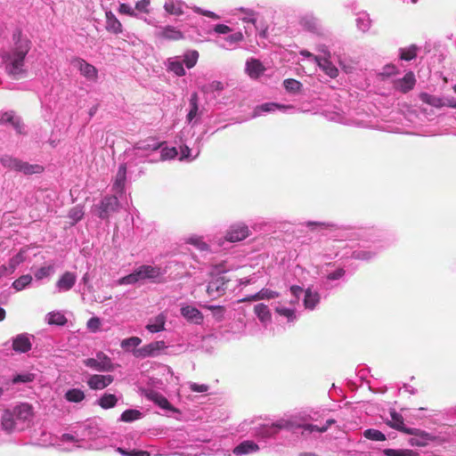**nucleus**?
<instances>
[{
	"label": "nucleus",
	"mask_w": 456,
	"mask_h": 456,
	"mask_svg": "<svg viewBox=\"0 0 456 456\" xmlns=\"http://www.w3.org/2000/svg\"><path fill=\"white\" fill-rule=\"evenodd\" d=\"M246 70L250 77L256 78L264 72V67L259 61L251 59L246 63Z\"/></svg>",
	"instance_id": "obj_35"
},
{
	"label": "nucleus",
	"mask_w": 456,
	"mask_h": 456,
	"mask_svg": "<svg viewBox=\"0 0 456 456\" xmlns=\"http://www.w3.org/2000/svg\"><path fill=\"white\" fill-rule=\"evenodd\" d=\"M185 4L181 0L166 1L164 9L167 12L172 15H181L183 13V7Z\"/></svg>",
	"instance_id": "obj_33"
},
{
	"label": "nucleus",
	"mask_w": 456,
	"mask_h": 456,
	"mask_svg": "<svg viewBox=\"0 0 456 456\" xmlns=\"http://www.w3.org/2000/svg\"><path fill=\"white\" fill-rule=\"evenodd\" d=\"M45 322L49 325L63 326L67 323V318L64 314L60 311L50 312L45 315Z\"/></svg>",
	"instance_id": "obj_36"
},
{
	"label": "nucleus",
	"mask_w": 456,
	"mask_h": 456,
	"mask_svg": "<svg viewBox=\"0 0 456 456\" xmlns=\"http://www.w3.org/2000/svg\"><path fill=\"white\" fill-rule=\"evenodd\" d=\"M118 12L121 14H126L131 17H138V13L135 12V10L127 4H120L118 7Z\"/></svg>",
	"instance_id": "obj_61"
},
{
	"label": "nucleus",
	"mask_w": 456,
	"mask_h": 456,
	"mask_svg": "<svg viewBox=\"0 0 456 456\" xmlns=\"http://www.w3.org/2000/svg\"><path fill=\"white\" fill-rule=\"evenodd\" d=\"M187 242L189 244L193 245L194 247H196L200 251H207V250H208V244L206 242H204L200 237L191 236V237H190L187 240Z\"/></svg>",
	"instance_id": "obj_53"
},
{
	"label": "nucleus",
	"mask_w": 456,
	"mask_h": 456,
	"mask_svg": "<svg viewBox=\"0 0 456 456\" xmlns=\"http://www.w3.org/2000/svg\"><path fill=\"white\" fill-rule=\"evenodd\" d=\"M68 216L72 220V224H74L83 218L84 208L80 205H77L70 208Z\"/></svg>",
	"instance_id": "obj_47"
},
{
	"label": "nucleus",
	"mask_w": 456,
	"mask_h": 456,
	"mask_svg": "<svg viewBox=\"0 0 456 456\" xmlns=\"http://www.w3.org/2000/svg\"><path fill=\"white\" fill-rule=\"evenodd\" d=\"M65 398L71 403H80L85 399V394L81 389L72 388L66 392Z\"/></svg>",
	"instance_id": "obj_43"
},
{
	"label": "nucleus",
	"mask_w": 456,
	"mask_h": 456,
	"mask_svg": "<svg viewBox=\"0 0 456 456\" xmlns=\"http://www.w3.org/2000/svg\"><path fill=\"white\" fill-rule=\"evenodd\" d=\"M254 311L262 322H265L270 320L271 314L267 305L264 304H257L255 305Z\"/></svg>",
	"instance_id": "obj_45"
},
{
	"label": "nucleus",
	"mask_w": 456,
	"mask_h": 456,
	"mask_svg": "<svg viewBox=\"0 0 456 456\" xmlns=\"http://www.w3.org/2000/svg\"><path fill=\"white\" fill-rule=\"evenodd\" d=\"M228 271L229 268L225 266L224 263L216 265L212 267L210 272L212 279L207 288L208 295L210 297L216 298L224 293L226 289V280L224 276L220 275Z\"/></svg>",
	"instance_id": "obj_5"
},
{
	"label": "nucleus",
	"mask_w": 456,
	"mask_h": 456,
	"mask_svg": "<svg viewBox=\"0 0 456 456\" xmlns=\"http://www.w3.org/2000/svg\"><path fill=\"white\" fill-rule=\"evenodd\" d=\"M389 419H386V423L397 430L404 432L406 434H414L417 431L416 428H408L404 426L403 416L396 412L395 410L390 411Z\"/></svg>",
	"instance_id": "obj_17"
},
{
	"label": "nucleus",
	"mask_w": 456,
	"mask_h": 456,
	"mask_svg": "<svg viewBox=\"0 0 456 456\" xmlns=\"http://www.w3.org/2000/svg\"><path fill=\"white\" fill-rule=\"evenodd\" d=\"M35 379V375L32 373L25 372L21 374H18L12 379V383H28L33 381Z\"/></svg>",
	"instance_id": "obj_58"
},
{
	"label": "nucleus",
	"mask_w": 456,
	"mask_h": 456,
	"mask_svg": "<svg viewBox=\"0 0 456 456\" xmlns=\"http://www.w3.org/2000/svg\"><path fill=\"white\" fill-rule=\"evenodd\" d=\"M335 423L334 419H328L326 421V424L323 426H317L313 424H297L295 425L294 423L288 421V420H279L276 423L272 424L271 426H265L261 428L258 436H260L263 438H267L273 436L278 430L282 428H289L292 429L295 428H303L302 434L305 435V433L312 434L314 432L317 433H323L325 432L328 428Z\"/></svg>",
	"instance_id": "obj_4"
},
{
	"label": "nucleus",
	"mask_w": 456,
	"mask_h": 456,
	"mask_svg": "<svg viewBox=\"0 0 456 456\" xmlns=\"http://www.w3.org/2000/svg\"><path fill=\"white\" fill-rule=\"evenodd\" d=\"M118 402V398L115 395L112 394H104L98 400L99 405L103 409H110L113 408Z\"/></svg>",
	"instance_id": "obj_42"
},
{
	"label": "nucleus",
	"mask_w": 456,
	"mask_h": 456,
	"mask_svg": "<svg viewBox=\"0 0 456 456\" xmlns=\"http://www.w3.org/2000/svg\"><path fill=\"white\" fill-rule=\"evenodd\" d=\"M400 51V56L402 60L411 61L414 59L417 55V48L414 45H411L406 49H401Z\"/></svg>",
	"instance_id": "obj_56"
},
{
	"label": "nucleus",
	"mask_w": 456,
	"mask_h": 456,
	"mask_svg": "<svg viewBox=\"0 0 456 456\" xmlns=\"http://www.w3.org/2000/svg\"><path fill=\"white\" fill-rule=\"evenodd\" d=\"M283 85L285 89L291 93H296L299 91L301 87L300 82L292 78L284 80Z\"/></svg>",
	"instance_id": "obj_59"
},
{
	"label": "nucleus",
	"mask_w": 456,
	"mask_h": 456,
	"mask_svg": "<svg viewBox=\"0 0 456 456\" xmlns=\"http://www.w3.org/2000/svg\"><path fill=\"white\" fill-rule=\"evenodd\" d=\"M318 66L331 78H335L338 75L337 67L327 58L314 57Z\"/></svg>",
	"instance_id": "obj_28"
},
{
	"label": "nucleus",
	"mask_w": 456,
	"mask_h": 456,
	"mask_svg": "<svg viewBox=\"0 0 456 456\" xmlns=\"http://www.w3.org/2000/svg\"><path fill=\"white\" fill-rule=\"evenodd\" d=\"M413 435L417 436V437L411 439V444L413 445L424 446L431 439V436L428 434L419 429H417Z\"/></svg>",
	"instance_id": "obj_44"
},
{
	"label": "nucleus",
	"mask_w": 456,
	"mask_h": 456,
	"mask_svg": "<svg viewBox=\"0 0 456 456\" xmlns=\"http://www.w3.org/2000/svg\"><path fill=\"white\" fill-rule=\"evenodd\" d=\"M299 24L304 29L311 32L317 30L319 25L317 19L312 14H305L302 16L300 18Z\"/></svg>",
	"instance_id": "obj_37"
},
{
	"label": "nucleus",
	"mask_w": 456,
	"mask_h": 456,
	"mask_svg": "<svg viewBox=\"0 0 456 456\" xmlns=\"http://www.w3.org/2000/svg\"><path fill=\"white\" fill-rule=\"evenodd\" d=\"M151 1L150 0H140L135 4V12H141V13H149V6H150Z\"/></svg>",
	"instance_id": "obj_62"
},
{
	"label": "nucleus",
	"mask_w": 456,
	"mask_h": 456,
	"mask_svg": "<svg viewBox=\"0 0 456 456\" xmlns=\"http://www.w3.org/2000/svg\"><path fill=\"white\" fill-rule=\"evenodd\" d=\"M160 148V143L152 138L136 142L133 148L128 149L124 153V162L128 165L129 169L138 164L149 160L150 153Z\"/></svg>",
	"instance_id": "obj_3"
},
{
	"label": "nucleus",
	"mask_w": 456,
	"mask_h": 456,
	"mask_svg": "<svg viewBox=\"0 0 456 456\" xmlns=\"http://www.w3.org/2000/svg\"><path fill=\"white\" fill-rule=\"evenodd\" d=\"M142 343V339L138 337H131L121 341V347L126 351L138 346Z\"/></svg>",
	"instance_id": "obj_51"
},
{
	"label": "nucleus",
	"mask_w": 456,
	"mask_h": 456,
	"mask_svg": "<svg viewBox=\"0 0 456 456\" xmlns=\"http://www.w3.org/2000/svg\"><path fill=\"white\" fill-rule=\"evenodd\" d=\"M199 59V53L195 50L187 51L183 54V59L180 56H174L167 59V69L168 71L175 73L178 77H183L185 75V69L183 68V63L188 69L193 68Z\"/></svg>",
	"instance_id": "obj_7"
},
{
	"label": "nucleus",
	"mask_w": 456,
	"mask_h": 456,
	"mask_svg": "<svg viewBox=\"0 0 456 456\" xmlns=\"http://www.w3.org/2000/svg\"><path fill=\"white\" fill-rule=\"evenodd\" d=\"M244 36L242 32L236 31L225 37H218L216 39V44L225 50H232L243 40Z\"/></svg>",
	"instance_id": "obj_14"
},
{
	"label": "nucleus",
	"mask_w": 456,
	"mask_h": 456,
	"mask_svg": "<svg viewBox=\"0 0 456 456\" xmlns=\"http://www.w3.org/2000/svg\"><path fill=\"white\" fill-rule=\"evenodd\" d=\"M106 17V29L113 33L115 35L121 34L123 31V27L121 22L117 19L115 14L111 11H106L105 12Z\"/></svg>",
	"instance_id": "obj_25"
},
{
	"label": "nucleus",
	"mask_w": 456,
	"mask_h": 456,
	"mask_svg": "<svg viewBox=\"0 0 456 456\" xmlns=\"http://www.w3.org/2000/svg\"><path fill=\"white\" fill-rule=\"evenodd\" d=\"M0 162L5 168L21 172L25 175L38 174L43 171V167L39 165H30L10 155L3 156Z\"/></svg>",
	"instance_id": "obj_8"
},
{
	"label": "nucleus",
	"mask_w": 456,
	"mask_h": 456,
	"mask_svg": "<svg viewBox=\"0 0 456 456\" xmlns=\"http://www.w3.org/2000/svg\"><path fill=\"white\" fill-rule=\"evenodd\" d=\"M201 112L199 110V96L193 93L189 100V110L186 116V120L189 124H197L200 120Z\"/></svg>",
	"instance_id": "obj_19"
},
{
	"label": "nucleus",
	"mask_w": 456,
	"mask_h": 456,
	"mask_svg": "<svg viewBox=\"0 0 456 456\" xmlns=\"http://www.w3.org/2000/svg\"><path fill=\"white\" fill-rule=\"evenodd\" d=\"M84 364L97 371H110L113 369L110 358L102 352L97 353L95 358L84 360Z\"/></svg>",
	"instance_id": "obj_10"
},
{
	"label": "nucleus",
	"mask_w": 456,
	"mask_h": 456,
	"mask_svg": "<svg viewBox=\"0 0 456 456\" xmlns=\"http://www.w3.org/2000/svg\"><path fill=\"white\" fill-rule=\"evenodd\" d=\"M179 151H180L178 154H180V160L186 159L191 161L195 159L200 154L199 147L196 149H190L187 145H182L180 146Z\"/></svg>",
	"instance_id": "obj_39"
},
{
	"label": "nucleus",
	"mask_w": 456,
	"mask_h": 456,
	"mask_svg": "<svg viewBox=\"0 0 456 456\" xmlns=\"http://www.w3.org/2000/svg\"><path fill=\"white\" fill-rule=\"evenodd\" d=\"M12 346L16 352L26 353L30 350L31 344L27 335L20 334L13 339Z\"/></svg>",
	"instance_id": "obj_32"
},
{
	"label": "nucleus",
	"mask_w": 456,
	"mask_h": 456,
	"mask_svg": "<svg viewBox=\"0 0 456 456\" xmlns=\"http://www.w3.org/2000/svg\"><path fill=\"white\" fill-rule=\"evenodd\" d=\"M156 36L159 38L167 40H180L183 38V34L172 26L160 28V29L156 33Z\"/></svg>",
	"instance_id": "obj_27"
},
{
	"label": "nucleus",
	"mask_w": 456,
	"mask_h": 456,
	"mask_svg": "<svg viewBox=\"0 0 456 456\" xmlns=\"http://www.w3.org/2000/svg\"><path fill=\"white\" fill-rule=\"evenodd\" d=\"M24 261V256L22 252H19L14 256H12L8 264L9 270H11L12 273L14 272L16 267L21 264Z\"/></svg>",
	"instance_id": "obj_60"
},
{
	"label": "nucleus",
	"mask_w": 456,
	"mask_h": 456,
	"mask_svg": "<svg viewBox=\"0 0 456 456\" xmlns=\"http://www.w3.org/2000/svg\"><path fill=\"white\" fill-rule=\"evenodd\" d=\"M77 276L70 272L64 273L56 282L59 292L69 290L76 283Z\"/></svg>",
	"instance_id": "obj_24"
},
{
	"label": "nucleus",
	"mask_w": 456,
	"mask_h": 456,
	"mask_svg": "<svg viewBox=\"0 0 456 456\" xmlns=\"http://www.w3.org/2000/svg\"><path fill=\"white\" fill-rule=\"evenodd\" d=\"M355 21L357 28L362 32L368 31L371 25V20L369 14L364 12L357 14Z\"/></svg>",
	"instance_id": "obj_40"
},
{
	"label": "nucleus",
	"mask_w": 456,
	"mask_h": 456,
	"mask_svg": "<svg viewBox=\"0 0 456 456\" xmlns=\"http://www.w3.org/2000/svg\"><path fill=\"white\" fill-rule=\"evenodd\" d=\"M32 281V277L29 274L22 275L12 283V287L20 291L25 289Z\"/></svg>",
	"instance_id": "obj_48"
},
{
	"label": "nucleus",
	"mask_w": 456,
	"mask_h": 456,
	"mask_svg": "<svg viewBox=\"0 0 456 456\" xmlns=\"http://www.w3.org/2000/svg\"><path fill=\"white\" fill-rule=\"evenodd\" d=\"M12 41V46L3 53L2 58L7 74L19 78L25 77L27 73L26 56L30 51L32 44L20 31L13 33Z\"/></svg>",
	"instance_id": "obj_1"
},
{
	"label": "nucleus",
	"mask_w": 456,
	"mask_h": 456,
	"mask_svg": "<svg viewBox=\"0 0 456 456\" xmlns=\"http://www.w3.org/2000/svg\"><path fill=\"white\" fill-rule=\"evenodd\" d=\"M384 453L386 456H416V453L411 450L387 449Z\"/></svg>",
	"instance_id": "obj_55"
},
{
	"label": "nucleus",
	"mask_w": 456,
	"mask_h": 456,
	"mask_svg": "<svg viewBox=\"0 0 456 456\" xmlns=\"http://www.w3.org/2000/svg\"><path fill=\"white\" fill-rule=\"evenodd\" d=\"M275 312L280 315L287 319L288 322H294L297 319L296 308L293 305L290 306H285L281 304H278L275 307Z\"/></svg>",
	"instance_id": "obj_34"
},
{
	"label": "nucleus",
	"mask_w": 456,
	"mask_h": 456,
	"mask_svg": "<svg viewBox=\"0 0 456 456\" xmlns=\"http://www.w3.org/2000/svg\"><path fill=\"white\" fill-rule=\"evenodd\" d=\"M166 347L164 341H154L133 352L138 358L153 357Z\"/></svg>",
	"instance_id": "obj_13"
},
{
	"label": "nucleus",
	"mask_w": 456,
	"mask_h": 456,
	"mask_svg": "<svg viewBox=\"0 0 456 456\" xmlns=\"http://www.w3.org/2000/svg\"><path fill=\"white\" fill-rule=\"evenodd\" d=\"M416 79L414 74L408 72L403 78L394 81V87L402 93H407L414 87Z\"/></svg>",
	"instance_id": "obj_23"
},
{
	"label": "nucleus",
	"mask_w": 456,
	"mask_h": 456,
	"mask_svg": "<svg viewBox=\"0 0 456 456\" xmlns=\"http://www.w3.org/2000/svg\"><path fill=\"white\" fill-rule=\"evenodd\" d=\"M54 273V266L52 265L42 266L39 269H37L34 275L37 280H43L45 278L51 277Z\"/></svg>",
	"instance_id": "obj_46"
},
{
	"label": "nucleus",
	"mask_w": 456,
	"mask_h": 456,
	"mask_svg": "<svg viewBox=\"0 0 456 456\" xmlns=\"http://www.w3.org/2000/svg\"><path fill=\"white\" fill-rule=\"evenodd\" d=\"M91 432L85 429L81 434L76 432V436L63 434L57 444V446L62 451H72L75 448L84 447L82 442L86 440Z\"/></svg>",
	"instance_id": "obj_9"
},
{
	"label": "nucleus",
	"mask_w": 456,
	"mask_h": 456,
	"mask_svg": "<svg viewBox=\"0 0 456 456\" xmlns=\"http://www.w3.org/2000/svg\"><path fill=\"white\" fill-rule=\"evenodd\" d=\"M207 309L212 311L213 315L216 320L221 321L224 317V309L223 306L219 305H206Z\"/></svg>",
	"instance_id": "obj_63"
},
{
	"label": "nucleus",
	"mask_w": 456,
	"mask_h": 456,
	"mask_svg": "<svg viewBox=\"0 0 456 456\" xmlns=\"http://www.w3.org/2000/svg\"><path fill=\"white\" fill-rule=\"evenodd\" d=\"M32 417V407L28 403H20L12 410L4 411L1 427L7 433L20 431L30 423Z\"/></svg>",
	"instance_id": "obj_2"
},
{
	"label": "nucleus",
	"mask_w": 456,
	"mask_h": 456,
	"mask_svg": "<svg viewBox=\"0 0 456 456\" xmlns=\"http://www.w3.org/2000/svg\"><path fill=\"white\" fill-rule=\"evenodd\" d=\"M159 268L152 265H141L132 273L126 275L118 281L116 285H133L144 280H152L159 276Z\"/></svg>",
	"instance_id": "obj_6"
},
{
	"label": "nucleus",
	"mask_w": 456,
	"mask_h": 456,
	"mask_svg": "<svg viewBox=\"0 0 456 456\" xmlns=\"http://www.w3.org/2000/svg\"><path fill=\"white\" fill-rule=\"evenodd\" d=\"M290 110H294L292 105H283L275 102H266L257 106L254 110V116H261L265 112H274L276 110L281 112H288Z\"/></svg>",
	"instance_id": "obj_20"
},
{
	"label": "nucleus",
	"mask_w": 456,
	"mask_h": 456,
	"mask_svg": "<svg viewBox=\"0 0 456 456\" xmlns=\"http://www.w3.org/2000/svg\"><path fill=\"white\" fill-rule=\"evenodd\" d=\"M259 450V446L253 441H243L233 449V453L236 456H242L256 452Z\"/></svg>",
	"instance_id": "obj_29"
},
{
	"label": "nucleus",
	"mask_w": 456,
	"mask_h": 456,
	"mask_svg": "<svg viewBox=\"0 0 456 456\" xmlns=\"http://www.w3.org/2000/svg\"><path fill=\"white\" fill-rule=\"evenodd\" d=\"M141 416V411L137 410H126L121 414L120 420L124 422H132L140 419Z\"/></svg>",
	"instance_id": "obj_49"
},
{
	"label": "nucleus",
	"mask_w": 456,
	"mask_h": 456,
	"mask_svg": "<svg viewBox=\"0 0 456 456\" xmlns=\"http://www.w3.org/2000/svg\"><path fill=\"white\" fill-rule=\"evenodd\" d=\"M279 294L273 290H271L269 289H263L258 293H256L254 297V300H260V299H271L277 297Z\"/></svg>",
	"instance_id": "obj_52"
},
{
	"label": "nucleus",
	"mask_w": 456,
	"mask_h": 456,
	"mask_svg": "<svg viewBox=\"0 0 456 456\" xmlns=\"http://www.w3.org/2000/svg\"><path fill=\"white\" fill-rule=\"evenodd\" d=\"M230 14L232 16H237L239 20H240L243 23H250L256 28V24L258 13L254 10L243 7L234 8L231 10Z\"/></svg>",
	"instance_id": "obj_16"
},
{
	"label": "nucleus",
	"mask_w": 456,
	"mask_h": 456,
	"mask_svg": "<svg viewBox=\"0 0 456 456\" xmlns=\"http://www.w3.org/2000/svg\"><path fill=\"white\" fill-rule=\"evenodd\" d=\"M71 64L87 80L96 81L98 77V70L94 65L78 57L72 59Z\"/></svg>",
	"instance_id": "obj_11"
},
{
	"label": "nucleus",
	"mask_w": 456,
	"mask_h": 456,
	"mask_svg": "<svg viewBox=\"0 0 456 456\" xmlns=\"http://www.w3.org/2000/svg\"><path fill=\"white\" fill-rule=\"evenodd\" d=\"M363 436L372 441H384L385 435L378 429L369 428L363 432Z\"/></svg>",
	"instance_id": "obj_50"
},
{
	"label": "nucleus",
	"mask_w": 456,
	"mask_h": 456,
	"mask_svg": "<svg viewBox=\"0 0 456 456\" xmlns=\"http://www.w3.org/2000/svg\"><path fill=\"white\" fill-rule=\"evenodd\" d=\"M249 234V231L247 225L243 224H232L227 231L225 239L231 242L240 241L247 238Z\"/></svg>",
	"instance_id": "obj_15"
},
{
	"label": "nucleus",
	"mask_w": 456,
	"mask_h": 456,
	"mask_svg": "<svg viewBox=\"0 0 456 456\" xmlns=\"http://www.w3.org/2000/svg\"><path fill=\"white\" fill-rule=\"evenodd\" d=\"M118 207V200L115 196L104 197L98 206H95V211L102 219L109 217L110 213L115 212Z\"/></svg>",
	"instance_id": "obj_12"
},
{
	"label": "nucleus",
	"mask_w": 456,
	"mask_h": 456,
	"mask_svg": "<svg viewBox=\"0 0 456 456\" xmlns=\"http://www.w3.org/2000/svg\"><path fill=\"white\" fill-rule=\"evenodd\" d=\"M320 302V295L313 291L311 288L305 290L304 305L308 310H313Z\"/></svg>",
	"instance_id": "obj_31"
},
{
	"label": "nucleus",
	"mask_w": 456,
	"mask_h": 456,
	"mask_svg": "<svg viewBox=\"0 0 456 456\" xmlns=\"http://www.w3.org/2000/svg\"><path fill=\"white\" fill-rule=\"evenodd\" d=\"M181 314L188 322L195 324H200L203 322V314L192 305H183L181 307Z\"/></svg>",
	"instance_id": "obj_22"
},
{
	"label": "nucleus",
	"mask_w": 456,
	"mask_h": 456,
	"mask_svg": "<svg viewBox=\"0 0 456 456\" xmlns=\"http://www.w3.org/2000/svg\"><path fill=\"white\" fill-rule=\"evenodd\" d=\"M127 169H129V167L125 162L119 166L113 183V189L116 191L121 192L123 191L125 187Z\"/></svg>",
	"instance_id": "obj_30"
},
{
	"label": "nucleus",
	"mask_w": 456,
	"mask_h": 456,
	"mask_svg": "<svg viewBox=\"0 0 456 456\" xmlns=\"http://www.w3.org/2000/svg\"><path fill=\"white\" fill-rule=\"evenodd\" d=\"M102 321L99 317H92L87 321L86 328L91 332H98L101 330Z\"/></svg>",
	"instance_id": "obj_57"
},
{
	"label": "nucleus",
	"mask_w": 456,
	"mask_h": 456,
	"mask_svg": "<svg viewBox=\"0 0 456 456\" xmlns=\"http://www.w3.org/2000/svg\"><path fill=\"white\" fill-rule=\"evenodd\" d=\"M0 124H11L18 134L25 133V126L20 118L12 111L4 112L0 116Z\"/></svg>",
	"instance_id": "obj_21"
},
{
	"label": "nucleus",
	"mask_w": 456,
	"mask_h": 456,
	"mask_svg": "<svg viewBox=\"0 0 456 456\" xmlns=\"http://www.w3.org/2000/svg\"><path fill=\"white\" fill-rule=\"evenodd\" d=\"M114 379L111 375H91L87 379V385L91 389L102 390L113 382Z\"/></svg>",
	"instance_id": "obj_18"
},
{
	"label": "nucleus",
	"mask_w": 456,
	"mask_h": 456,
	"mask_svg": "<svg viewBox=\"0 0 456 456\" xmlns=\"http://www.w3.org/2000/svg\"><path fill=\"white\" fill-rule=\"evenodd\" d=\"M419 99L425 102V103H428L431 106H434V107H436V108H439V107H443L445 105V103L444 102L443 99L439 98V97H436L435 95H431L429 94H427V93H421L419 94Z\"/></svg>",
	"instance_id": "obj_41"
},
{
	"label": "nucleus",
	"mask_w": 456,
	"mask_h": 456,
	"mask_svg": "<svg viewBox=\"0 0 456 456\" xmlns=\"http://www.w3.org/2000/svg\"><path fill=\"white\" fill-rule=\"evenodd\" d=\"M142 395L147 397L149 400L154 402L156 404H158L162 409H168L169 408V403L167 400L165 396H163L161 394L154 391L151 388H144L142 390Z\"/></svg>",
	"instance_id": "obj_26"
},
{
	"label": "nucleus",
	"mask_w": 456,
	"mask_h": 456,
	"mask_svg": "<svg viewBox=\"0 0 456 456\" xmlns=\"http://www.w3.org/2000/svg\"><path fill=\"white\" fill-rule=\"evenodd\" d=\"M177 155H178V151L175 147H172V148L165 147L161 150L160 159L161 160L173 159Z\"/></svg>",
	"instance_id": "obj_54"
},
{
	"label": "nucleus",
	"mask_w": 456,
	"mask_h": 456,
	"mask_svg": "<svg viewBox=\"0 0 456 456\" xmlns=\"http://www.w3.org/2000/svg\"><path fill=\"white\" fill-rule=\"evenodd\" d=\"M166 316L162 314L157 315L152 322L147 324L146 329L151 332L156 333L165 329Z\"/></svg>",
	"instance_id": "obj_38"
},
{
	"label": "nucleus",
	"mask_w": 456,
	"mask_h": 456,
	"mask_svg": "<svg viewBox=\"0 0 456 456\" xmlns=\"http://www.w3.org/2000/svg\"><path fill=\"white\" fill-rule=\"evenodd\" d=\"M118 452L124 456H151L150 452L142 450H134L132 452H126L122 448H118Z\"/></svg>",
	"instance_id": "obj_64"
}]
</instances>
